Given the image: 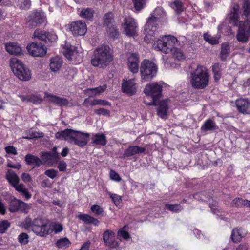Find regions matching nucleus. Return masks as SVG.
Here are the masks:
<instances>
[{"label": "nucleus", "mask_w": 250, "mask_h": 250, "mask_svg": "<svg viewBox=\"0 0 250 250\" xmlns=\"http://www.w3.org/2000/svg\"><path fill=\"white\" fill-rule=\"evenodd\" d=\"M113 59L112 50L108 45H102L94 50L91 63L95 67L104 68L107 66Z\"/></svg>", "instance_id": "obj_1"}, {"label": "nucleus", "mask_w": 250, "mask_h": 250, "mask_svg": "<svg viewBox=\"0 0 250 250\" xmlns=\"http://www.w3.org/2000/svg\"><path fill=\"white\" fill-rule=\"evenodd\" d=\"M23 227L26 229H31L37 235L41 237H46L52 232L49 225L41 218H36L32 220L29 218H26L23 223Z\"/></svg>", "instance_id": "obj_2"}, {"label": "nucleus", "mask_w": 250, "mask_h": 250, "mask_svg": "<svg viewBox=\"0 0 250 250\" xmlns=\"http://www.w3.org/2000/svg\"><path fill=\"white\" fill-rule=\"evenodd\" d=\"M209 78L207 69L203 66H198L191 74V84L195 88L203 89L208 85Z\"/></svg>", "instance_id": "obj_3"}, {"label": "nucleus", "mask_w": 250, "mask_h": 250, "mask_svg": "<svg viewBox=\"0 0 250 250\" xmlns=\"http://www.w3.org/2000/svg\"><path fill=\"white\" fill-rule=\"evenodd\" d=\"M180 45L177 38L171 35L164 36L159 39L153 45L155 49L168 54L174 46Z\"/></svg>", "instance_id": "obj_4"}, {"label": "nucleus", "mask_w": 250, "mask_h": 250, "mask_svg": "<svg viewBox=\"0 0 250 250\" xmlns=\"http://www.w3.org/2000/svg\"><path fill=\"white\" fill-rule=\"evenodd\" d=\"M10 66L14 74L20 80L28 81L30 80V70L20 60L16 58H12L10 60Z\"/></svg>", "instance_id": "obj_5"}, {"label": "nucleus", "mask_w": 250, "mask_h": 250, "mask_svg": "<svg viewBox=\"0 0 250 250\" xmlns=\"http://www.w3.org/2000/svg\"><path fill=\"white\" fill-rule=\"evenodd\" d=\"M157 71L156 65L148 60H145L141 63L140 72L142 80L147 81L155 76Z\"/></svg>", "instance_id": "obj_6"}, {"label": "nucleus", "mask_w": 250, "mask_h": 250, "mask_svg": "<svg viewBox=\"0 0 250 250\" xmlns=\"http://www.w3.org/2000/svg\"><path fill=\"white\" fill-rule=\"evenodd\" d=\"M157 21L158 18L152 15L148 19L146 24L144 26V40L146 43H150L154 41Z\"/></svg>", "instance_id": "obj_7"}, {"label": "nucleus", "mask_w": 250, "mask_h": 250, "mask_svg": "<svg viewBox=\"0 0 250 250\" xmlns=\"http://www.w3.org/2000/svg\"><path fill=\"white\" fill-rule=\"evenodd\" d=\"M144 92L146 96H150L152 99V102L148 104L157 105V100L162 93L161 85L156 83H150L146 85Z\"/></svg>", "instance_id": "obj_8"}, {"label": "nucleus", "mask_w": 250, "mask_h": 250, "mask_svg": "<svg viewBox=\"0 0 250 250\" xmlns=\"http://www.w3.org/2000/svg\"><path fill=\"white\" fill-rule=\"evenodd\" d=\"M238 30L236 36L237 41L242 43L248 42L250 37V20L239 22Z\"/></svg>", "instance_id": "obj_9"}, {"label": "nucleus", "mask_w": 250, "mask_h": 250, "mask_svg": "<svg viewBox=\"0 0 250 250\" xmlns=\"http://www.w3.org/2000/svg\"><path fill=\"white\" fill-rule=\"evenodd\" d=\"M66 27L75 36L84 35L87 31L86 25L82 21L72 22L67 24Z\"/></svg>", "instance_id": "obj_10"}, {"label": "nucleus", "mask_w": 250, "mask_h": 250, "mask_svg": "<svg viewBox=\"0 0 250 250\" xmlns=\"http://www.w3.org/2000/svg\"><path fill=\"white\" fill-rule=\"evenodd\" d=\"M27 49L30 54L34 57H42L47 52L46 47L41 43L32 42L27 46Z\"/></svg>", "instance_id": "obj_11"}, {"label": "nucleus", "mask_w": 250, "mask_h": 250, "mask_svg": "<svg viewBox=\"0 0 250 250\" xmlns=\"http://www.w3.org/2000/svg\"><path fill=\"white\" fill-rule=\"evenodd\" d=\"M42 163L52 166L58 163L59 160V153L57 152V147H54L51 152H42Z\"/></svg>", "instance_id": "obj_12"}, {"label": "nucleus", "mask_w": 250, "mask_h": 250, "mask_svg": "<svg viewBox=\"0 0 250 250\" xmlns=\"http://www.w3.org/2000/svg\"><path fill=\"white\" fill-rule=\"evenodd\" d=\"M114 20L112 13L106 14L104 17L103 25L108 28V32L112 37H115L118 34V32L116 27L113 25Z\"/></svg>", "instance_id": "obj_13"}, {"label": "nucleus", "mask_w": 250, "mask_h": 250, "mask_svg": "<svg viewBox=\"0 0 250 250\" xmlns=\"http://www.w3.org/2000/svg\"><path fill=\"white\" fill-rule=\"evenodd\" d=\"M123 25L126 35L129 36L136 35L137 26L134 19L131 17H126L125 18Z\"/></svg>", "instance_id": "obj_14"}, {"label": "nucleus", "mask_w": 250, "mask_h": 250, "mask_svg": "<svg viewBox=\"0 0 250 250\" xmlns=\"http://www.w3.org/2000/svg\"><path fill=\"white\" fill-rule=\"evenodd\" d=\"M239 6L237 3L233 4L230 8L229 12L227 15L229 22L235 26L239 25L238 22L239 19Z\"/></svg>", "instance_id": "obj_15"}, {"label": "nucleus", "mask_w": 250, "mask_h": 250, "mask_svg": "<svg viewBox=\"0 0 250 250\" xmlns=\"http://www.w3.org/2000/svg\"><path fill=\"white\" fill-rule=\"evenodd\" d=\"M64 55L69 61L77 62L82 61L81 53L77 51L76 48L74 46L69 47L68 45H66Z\"/></svg>", "instance_id": "obj_16"}, {"label": "nucleus", "mask_w": 250, "mask_h": 250, "mask_svg": "<svg viewBox=\"0 0 250 250\" xmlns=\"http://www.w3.org/2000/svg\"><path fill=\"white\" fill-rule=\"evenodd\" d=\"M115 233L111 230H106L103 233V240L106 246L112 248H116L119 243L115 240Z\"/></svg>", "instance_id": "obj_17"}, {"label": "nucleus", "mask_w": 250, "mask_h": 250, "mask_svg": "<svg viewBox=\"0 0 250 250\" xmlns=\"http://www.w3.org/2000/svg\"><path fill=\"white\" fill-rule=\"evenodd\" d=\"M89 137V133L76 131L73 144L81 147H83L88 143Z\"/></svg>", "instance_id": "obj_18"}, {"label": "nucleus", "mask_w": 250, "mask_h": 250, "mask_svg": "<svg viewBox=\"0 0 250 250\" xmlns=\"http://www.w3.org/2000/svg\"><path fill=\"white\" fill-rule=\"evenodd\" d=\"M75 133L76 130L66 129L57 132L55 136L57 139H63L70 143H73Z\"/></svg>", "instance_id": "obj_19"}, {"label": "nucleus", "mask_w": 250, "mask_h": 250, "mask_svg": "<svg viewBox=\"0 0 250 250\" xmlns=\"http://www.w3.org/2000/svg\"><path fill=\"white\" fill-rule=\"evenodd\" d=\"M238 111L243 114L250 113V102L247 99L240 98L235 102Z\"/></svg>", "instance_id": "obj_20"}, {"label": "nucleus", "mask_w": 250, "mask_h": 250, "mask_svg": "<svg viewBox=\"0 0 250 250\" xmlns=\"http://www.w3.org/2000/svg\"><path fill=\"white\" fill-rule=\"evenodd\" d=\"M122 90L125 93L132 95L136 92L134 79L125 81L122 83Z\"/></svg>", "instance_id": "obj_21"}, {"label": "nucleus", "mask_w": 250, "mask_h": 250, "mask_svg": "<svg viewBox=\"0 0 250 250\" xmlns=\"http://www.w3.org/2000/svg\"><path fill=\"white\" fill-rule=\"evenodd\" d=\"M45 96L48 100L59 106H66L68 104V101L66 98L58 97L53 94L46 93Z\"/></svg>", "instance_id": "obj_22"}, {"label": "nucleus", "mask_w": 250, "mask_h": 250, "mask_svg": "<svg viewBox=\"0 0 250 250\" xmlns=\"http://www.w3.org/2000/svg\"><path fill=\"white\" fill-rule=\"evenodd\" d=\"M157 108V114L161 118L165 119L167 118V113L168 109L167 102V100L159 102Z\"/></svg>", "instance_id": "obj_23"}, {"label": "nucleus", "mask_w": 250, "mask_h": 250, "mask_svg": "<svg viewBox=\"0 0 250 250\" xmlns=\"http://www.w3.org/2000/svg\"><path fill=\"white\" fill-rule=\"evenodd\" d=\"M6 50L10 54L19 55L22 52L21 46L15 42H9L5 44Z\"/></svg>", "instance_id": "obj_24"}, {"label": "nucleus", "mask_w": 250, "mask_h": 250, "mask_svg": "<svg viewBox=\"0 0 250 250\" xmlns=\"http://www.w3.org/2000/svg\"><path fill=\"white\" fill-rule=\"evenodd\" d=\"M145 150V149L144 147L139 146H129L125 151L124 156V157H130L137 154L143 153Z\"/></svg>", "instance_id": "obj_25"}, {"label": "nucleus", "mask_w": 250, "mask_h": 250, "mask_svg": "<svg viewBox=\"0 0 250 250\" xmlns=\"http://www.w3.org/2000/svg\"><path fill=\"white\" fill-rule=\"evenodd\" d=\"M91 139L92 143L96 145L104 146L107 143L106 136L102 133L93 134Z\"/></svg>", "instance_id": "obj_26"}, {"label": "nucleus", "mask_w": 250, "mask_h": 250, "mask_svg": "<svg viewBox=\"0 0 250 250\" xmlns=\"http://www.w3.org/2000/svg\"><path fill=\"white\" fill-rule=\"evenodd\" d=\"M62 60L60 57H55L50 59V68L52 71L56 72L59 70L62 66Z\"/></svg>", "instance_id": "obj_27"}, {"label": "nucleus", "mask_w": 250, "mask_h": 250, "mask_svg": "<svg viewBox=\"0 0 250 250\" xmlns=\"http://www.w3.org/2000/svg\"><path fill=\"white\" fill-rule=\"evenodd\" d=\"M25 160L27 165H35V166L37 167L43 164L42 161L38 157L30 154H28L25 156Z\"/></svg>", "instance_id": "obj_28"}, {"label": "nucleus", "mask_w": 250, "mask_h": 250, "mask_svg": "<svg viewBox=\"0 0 250 250\" xmlns=\"http://www.w3.org/2000/svg\"><path fill=\"white\" fill-rule=\"evenodd\" d=\"M94 10L90 8H83L79 12V16L86 20L92 21L94 17Z\"/></svg>", "instance_id": "obj_29"}, {"label": "nucleus", "mask_w": 250, "mask_h": 250, "mask_svg": "<svg viewBox=\"0 0 250 250\" xmlns=\"http://www.w3.org/2000/svg\"><path fill=\"white\" fill-rule=\"evenodd\" d=\"M31 20L37 24H42L45 21V17L42 12H35L31 15Z\"/></svg>", "instance_id": "obj_30"}, {"label": "nucleus", "mask_w": 250, "mask_h": 250, "mask_svg": "<svg viewBox=\"0 0 250 250\" xmlns=\"http://www.w3.org/2000/svg\"><path fill=\"white\" fill-rule=\"evenodd\" d=\"M78 218L87 223L92 224L94 226H98L99 224V221L96 218L86 214H80L78 215Z\"/></svg>", "instance_id": "obj_31"}, {"label": "nucleus", "mask_w": 250, "mask_h": 250, "mask_svg": "<svg viewBox=\"0 0 250 250\" xmlns=\"http://www.w3.org/2000/svg\"><path fill=\"white\" fill-rule=\"evenodd\" d=\"M221 36L220 35H216L215 36H211L208 33H205L203 35L204 40L210 44H217L219 42V39Z\"/></svg>", "instance_id": "obj_32"}, {"label": "nucleus", "mask_w": 250, "mask_h": 250, "mask_svg": "<svg viewBox=\"0 0 250 250\" xmlns=\"http://www.w3.org/2000/svg\"><path fill=\"white\" fill-rule=\"evenodd\" d=\"M244 235L245 232L243 229L235 228L232 231L231 238L233 242H238L244 237Z\"/></svg>", "instance_id": "obj_33"}, {"label": "nucleus", "mask_w": 250, "mask_h": 250, "mask_svg": "<svg viewBox=\"0 0 250 250\" xmlns=\"http://www.w3.org/2000/svg\"><path fill=\"white\" fill-rule=\"evenodd\" d=\"M216 129L215 122L211 119L206 120L203 125L201 126V129L203 131H212Z\"/></svg>", "instance_id": "obj_34"}, {"label": "nucleus", "mask_w": 250, "mask_h": 250, "mask_svg": "<svg viewBox=\"0 0 250 250\" xmlns=\"http://www.w3.org/2000/svg\"><path fill=\"white\" fill-rule=\"evenodd\" d=\"M6 178L13 187L19 184L20 181L18 175L12 170H8L6 173Z\"/></svg>", "instance_id": "obj_35"}, {"label": "nucleus", "mask_w": 250, "mask_h": 250, "mask_svg": "<svg viewBox=\"0 0 250 250\" xmlns=\"http://www.w3.org/2000/svg\"><path fill=\"white\" fill-rule=\"evenodd\" d=\"M179 46L180 45L174 46L169 52L173 58L178 60H180L184 58L183 52L181 48L179 47Z\"/></svg>", "instance_id": "obj_36"}, {"label": "nucleus", "mask_w": 250, "mask_h": 250, "mask_svg": "<svg viewBox=\"0 0 250 250\" xmlns=\"http://www.w3.org/2000/svg\"><path fill=\"white\" fill-rule=\"evenodd\" d=\"M242 7L243 14L247 18L246 21L250 20V0H244Z\"/></svg>", "instance_id": "obj_37"}, {"label": "nucleus", "mask_w": 250, "mask_h": 250, "mask_svg": "<svg viewBox=\"0 0 250 250\" xmlns=\"http://www.w3.org/2000/svg\"><path fill=\"white\" fill-rule=\"evenodd\" d=\"M70 244V241L67 238H61L58 240L56 243V246L60 249L68 247Z\"/></svg>", "instance_id": "obj_38"}, {"label": "nucleus", "mask_w": 250, "mask_h": 250, "mask_svg": "<svg viewBox=\"0 0 250 250\" xmlns=\"http://www.w3.org/2000/svg\"><path fill=\"white\" fill-rule=\"evenodd\" d=\"M229 46L227 43H223L221 46V59L225 60L229 52Z\"/></svg>", "instance_id": "obj_39"}, {"label": "nucleus", "mask_w": 250, "mask_h": 250, "mask_svg": "<svg viewBox=\"0 0 250 250\" xmlns=\"http://www.w3.org/2000/svg\"><path fill=\"white\" fill-rule=\"evenodd\" d=\"M46 33L47 32L45 31L37 29L35 31L33 36L39 40L43 41L45 42H47Z\"/></svg>", "instance_id": "obj_40"}, {"label": "nucleus", "mask_w": 250, "mask_h": 250, "mask_svg": "<svg viewBox=\"0 0 250 250\" xmlns=\"http://www.w3.org/2000/svg\"><path fill=\"white\" fill-rule=\"evenodd\" d=\"M77 73V70L76 68L74 67H69L66 70L64 76L66 79L71 80L76 75Z\"/></svg>", "instance_id": "obj_41"}, {"label": "nucleus", "mask_w": 250, "mask_h": 250, "mask_svg": "<svg viewBox=\"0 0 250 250\" xmlns=\"http://www.w3.org/2000/svg\"><path fill=\"white\" fill-rule=\"evenodd\" d=\"M20 200L14 199L10 203L9 209L12 212H15L19 211Z\"/></svg>", "instance_id": "obj_42"}, {"label": "nucleus", "mask_w": 250, "mask_h": 250, "mask_svg": "<svg viewBox=\"0 0 250 250\" xmlns=\"http://www.w3.org/2000/svg\"><path fill=\"white\" fill-rule=\"evenodd\" d=\"M96 105H103V106H110L111 103L105 100L101 99H94L91 101L90 103V106H93Z\"/></svg>", "instance_id": "obj_43"}, {"label": "nucleus", "mask_w": 250, "mask_h": 250, "mask_svg": "<svg viewBox=\"0 0 250 250\" xmlns=\"http://www.w3.org/2000/svg\"><path fill=\"white\" fill-rule=\"evenodd\" d=\"M49 226L52 230V232L54 231L56 234L60 233L63 229V226L61 224L56 222L51 223Z\"/></svg>", "instance_id": "obj_44"}, {"label": "nucleus", "mask_w": 250, "mask_h": 250, "mask_svg": "<svg viewBox=\"0 0 250 250\" xmlns=\"http://www.w3.org/2000/svg\"><path fill=\"white\" fill-rule=\"evenodd\" d=\"M212 71L215 81H218L221 78V69L219 63H215L212 66Z\"/></svg>", "instance_id": "obj_45"}, {"label": "nucleus", "mask_w": 250, "mask_h": 250, "mask_svg": "<svg viewBox=\"0 0 250 250\" xmlns=\"http://www.w3.org/2000/svg\"><path fill=\"white\" fill-rule=\"evenodd\" d=\"M166 208L173 212H178L181 211L183 209V207L180 204H168L166 205Z\"/></svg>", "instance_id": "obj_46"}, {"label": "nucleus", "mask_w": 250, "mask_h": 250, "mask_svg": "<svg viewBox=\"0 0 250 250\" xmlns=\"http://www.w3.org/2000/svg\"><path fill=\"white\" fill-rule=\"evenodd\" d=\"M10 227V223L8 220H4L0 221V233L3 234Z\"/></svg>", "instance_id": "obj_47"}, {"label": "nucleus", "mask_w": 250, "mask_h": 250, "mask_svg": "<svg viewBox=\"0 0 250 250\" xmlns=\"http://www.w3.org/2000/svg\"><path fill=\"white\" fill-rule=\"evenodd\" d=\"M171 6L177 12L180 13L183 10L182 3L179 0H175L171 4Z\"/></svg>", "instance_id": "obj_48"}, {"label": "nucleus", "mask_w": 250, "mask_h": 250, "mask_svg": "<svg viewBox=\"0 0 250 250\" xmlns=\"http://www.w3.org/2000/svg\"><path fill=\"white\" fill-rule=\"evenodd\" d=\"M91 210L95 215H103V213L104 212L103 208L99 205L96 204L93 205L91 207Z\"/></svg>", "instance_id": "obj_49"}, {"label": "nucleus", "mask_w": 250, "mask_h": 250, "mask_svg": "<svg viewBox=\"0 0 250 250\" xmlns=\"http://www.w3.org/2000/svg\"><path fill=\"white\" fill-rule=\"evenodd\" d=\"M146 0H133L134 8L137 11L142 9L145 5Z\"/></svg>", "instance_id": "obj_50"}, {"label": "nucleus", "mask_w": 250, "mask_h": 250, "mask_svg": "<svg viewBox=\"0 0 250 250\" xmlns=\"http://www.w3.org/2000/svg\"><path fill=\"white\" fill-rule=\"evenodd\" d=\"M43 137L42 133H39L37 132H30L26 136L23 137V138L30 140L34 138H37L39 137Z\"/></svg>", "instance_id": "obj_51"}, {"label": "nucleus", "mask_w": 250, "mask_h": 250, "mask_svg": "<svg viewBox=\"0 0 250 250\" xmlns=\"http://www.w3.org/2000/svg\"><path fill=\"white\" fill-rule=\"evenodd\" d=\"M58 171L54 169H49L44 172V174L49 178L54 179L58 174Z\"/></svg>", "instance_id": "obj_52"}, {"label": "nucleus", "mask_w": 250, "mask_h": 250, "mask_svg": "<svg viewBox=\"0 0 250 250\" xmlns=\"http://www.w3.org/2000/svg\"><path fill=\"white\" fill-rule=\"evenodd\" d=\"M128 63H133V62H136L139 63V57L138 54L136 53H129L128 54Z\"/></svg>", "instance_id": "obj_53"}, {"label": "nucleus", "mask_w": 250, "mask_h": 250, "mask_svg": "<svg viewBox=\"0 0 250 250\" xmlns=\"http://www.w3.org/2000/svg\"><path fill=\"white\" fill-rule=\"evenodd\" d=\"M110 197L116 205H119L122 202V198L116 194L109 193Z\"/></svg>", "instance_id": "obj_54"}, {"label": "nucleus", "mask_w": 250, "mask_h": 250, "mask_svg": "<svg viewBox=\"0 0 250 250\" xmlns=\"http://www.w3.org/2000/svg\"><path fill=\"white\" fill-rule=\"evenodd\" d=\"M46 35L47 42H55L58 39L57 36L54 32H47Z\"/></svg>", "instance_id": "obj_55"}, {"label": "nucleus", "mask_w": 250, "mask_h": 250, "mask_svg": "<svg viewBox=\"0 0 250 250\" xmlns=\"http://www.w3.org/2000/svg\"><path fill=\"white\" fill-rule=\"evenodd\" d=\"M28 235L26 233H22L18 236V241L20 243L26 244L28 242Z\"/></svg>", "instance_id": "obj_56"}, {"label": "nucleus", "mask_w": 250, "mask_h": 250, "mask_svg": "<svg viewBox=\"0 0 250 250\" xmlns=\"http://www.w3.org/2000/svg\"><path fill=\"white\" fill-rule=\"evenodd\" d=\"M106 89V86L104 85L95 88L89 89L88 91H91L95 95H97L104 92Z\"/></svg>", "instance_id": "obj_57"}, {"label": "nucleus", "mask_w": 250, "mask_h": 250, "mask_svg": "<svg viewBox=\"0 0 250 250\" xmlns=\"http://www.w3.org/2000/svg\"><path fill=\"white\" fill-rule=\"evenodd\" d=\"M243 199L241 198H236L231 202V206L232 207H236L239 208L243 207Z\"/></svg>", "instance_id": "obj_58"}, {"label": "nucleus", "mask_w": 250, "mask_h": 250, "mask_svg": "<svg viewBox=\"0 0 250 250\" xmlns=\"http://www.w3.org/2000/svg\"><path fill=\"white\" fill-rule=\"evenodd\" d=\"M20 2V7L21 9H28L31 5L30 0H19Z\"/></svg>", "instance_id": "obj_59"}, {"label": "nucleus", "mask_w": 250, "mask_h": 250, "mask_svg": "<svg viewBox=\"0 0 250 250\" xmlns=\"http://www.w3.org/2000/svg\"><path fill=\"white\" fill-rule=\"evenodd\" d=\"M29 209V206L28 205V204L20 200L19 211H21L23 212H27Z\"/></svg>", "instance_id": "obj_60"}, {"label": "nucleus", "mask_w": 250, "mask_h": 250, "mask_svg": "<svg viewBox=\"0 0 250 250\" xmlns=\"http://www.w3.org/2000/svg\"><path fill=\"white\" fill-rule=\"evenodd\" d=\"M138 63L136 62L128 63L129 69L133 73L138 72L139 69Z\"/></svg>", "instance_id": "obj_61"}, {"label": "nucleus", "mask_w": 250, "mask_h": 250, "mask_svg": "<svg viewBox=\"0 0 250 250\" xmlns=\"http://www.w3.org/2000/svg\"><path fill=\"white\" fill-rule=\"evenodd\" d=\"M109 175L110 178L114 181L120 182L121 180L119 175L113 170H110Z\"/></svg>", "instance_id": "obj_62"}, {"label": "nucleus", "mask_w": 250, "mask_h": 250, "mask_svg": "<svg viewBox=\"0 0 250 250\" xmlns=\"http://www.w3.org/2000/svg\"><path fill=\"white\" fill-rule=\"evenodd\" d=\"M94 112L97 115H103L104 116H109L110 114V111L105 109L101 108L99 109L94 110Z\"/></svg>", "instance_id": "obj_63"}, {"label": "nucleus", "mask_w": 250, "mask_h": 250, "mask_svg": "<svg viewBox=\"0 0 250 250\" xmlns=\"http://www.w3.org/2000/svg\"><path fill=\"white\" fill-rule=\"evenodd\" d=\"M118 236L122 237L124 239L127 240L129 238L130 235L127 231L122 229L118 231Z\"/></svg>", "instance_id": "obj_64"}]
</instances>
